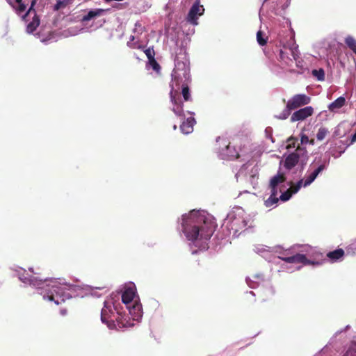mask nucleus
I'll list each match as a JSON object with an SVG mask.
<instances>
[{
  "label": "nucleus",
  "mask_w": 356,
  "mask_h": 356,
  "mask_svg": "<svg viewBox=\"0 0 356 356\" xmlns=\"http://www.w3.org/2000/svg\"><path fill=\"white\" fill-rule=\"evenodd\" d=\"M314 113V108L312 106H306L295 111L291 117V122L302 121L312 116Z\"/></svg>",
  "instance_id": "nucleus-9"
},
{
  "label": "nucleus",
  "mask_w": 356,
  "mask_h": 356,
  "mask_svg": "<svg viewBox=\"0 0 356 356\" xmlns=\"http://www.w3.org/2000/svg\"><path fill=\"white\" fill-rule=\"evenodd\" d=\"M271 194L270 195L275 197L277 195V186H270Z\"/></svg>",
  "instance_id": "nucleus-36"
},
{
  "label": "nucleus",
  "mask_w": 356,
  "mask_h": 356,
  "mask_svg": "<svg viewBox=\"0 0 356 356\" xmlns=\"http://www.w3.org/2000/svg\"><path fill=\"white\" fill-rule=\"evenodd\" d=\"M312 74L316 78L318 81H322L325 79V72L323 69L320 68L318 70H313Z\"/></svg>",
  "instance_id": "nucleus-21"
},
{
  "label": "nucleus",
  "mask_w": 356,
  "mask_h": 356,
  "mask_svg": "<svg viewBox=\"0 0 356 356\" xmlns=\"http://www.w3.org/2000/svg\"><path fill=\"white\" fill-rule=\"evenodd\" d=\"M127 45L132 49H141L143 47L138 43L127 42Z\"/></svg>",
  "instance_id": "nucleus-35"
},
{
  "label": "nucleus",
  "mask_w": 356,
  "mask_h": 356,
  "mask_svg": "<svg viewBox=\"0 0 356 356\" xmlns=\"http://www.w3.org/2000/svg\"><path fill=\"white\" fill-rule=\"evenodd\" d=\"M292 195H293V193H291V191L288 189L286 191L282 193V195L280 197V199L283 202H286L291 198Z\"/></svg>",
  "instance_id": "nucleus-33"
},
{
  "label": "nucleus",
  "mask_w": 356,
  "mask_h": 356,
  "mask_svg": "<svg viewBox=\"0 0 356 356\" xmlns=\"http://www.w3.org/2000/svg\"><path fill=\"white\" fill-rule=\"evenodd\" d=\"M279 198L277 196L270 195L268 200L265 201V205L266 207H272L273 205L278 202Z\"/></svg>",
  "instance_id": "nucleus-31"
},
{
  "label": "nucleus",
  "mask_w": 356,
  "mask_h": 356,
  "mask_svg": "<svg viewBox=\"0 0 356 356\" xmlns=\"http://www.w3.org/2000/svg\"><path fill=\"white\" fill-rule=\"evenodd\" d=\"M179 85L178 78L176 75V73L173 75V78L171 83V91H170V98L171 101L174 104L172 108V111L175 113V115L178 116H182L184 115V109H183V103L179 97H176L175 95L177 93V90H175V86L178 87Z\"/></svg>",
  "instance_id": "nucleus-5"
},
{
  "label": "nucleus",
  "mask_w": 356,
  "mask_h": 356,
  "mask_svg": "<svg viewBox=\"0 0 356 356\" xmlns=\"http://www.w3.org/2000/svg\"><path fill=\"white\" fill-rule=\"evenodd\" d=\"M70 0H58L54 7V10L56 11L59 10L61 8H65L68 3Z\"/></svg>",
  "instance_id": "nucleus-26"
},
{
  "label": "nucleus",
  "mask_w": 356,
  "mask_h": 356,
  "mask_svg": "<svg viewBox=\"0 0 356 356\" xmlns=\"http://www.w3.org/2000/svg\"><path fill=\"white\" fill-rule=\"evenodd\" d=\"M9 3L15 10L16 13L18 15L22 14L26 10V6L23 2H21L18 5H15V3H12L11 2H9Z\"/></svg>",
  "instance_id": "nucleus-23"
},
{
  "label": "nucleus",
  "mask_w": 356,
  "mask_h": 356,
  "mask_svg": "<svg viewBox=\"0 0 356 356\" xmlns=\"http://www.w3.org/2000/svg\"><path fill=\"white\" fill-rule=\"evenodd\" d=\"M104 12V10L100 8L90 10L86 15L83 17L82 20L83 22L89 21L95 17L100 16Z\"/></svg>",
  "instance_id": "nucleus-19"
},
{
  "label": "nucleus",
  "mask_w": 356,
  "mask_h": 356,
  "mask_svg": "<svg viewBox=\"0 0 356 356\" xmlns=\"http://www.w3.org/2000/svg\"><path fill=\"white\" fill-rule=\"evenodd\" d=\"M263 1V3H265L266 1H267L268 0H262Z\"/></svg>",
  "instance_id": "nucleus-46"
},
{
  "label": "nucleus",
  "mask_w": 356,
  "mask_h": 356,
  "mask_svg": "<svg viewBox=\"0 0 356 356\" xmlns=\"http://www.w3.org/2000/svg\"><path fill=\"white\" fill-rule=\"evenodd\" d=\"M135 26L137 27H141V25L139 23H136Z\"/></svg>",
  "instance_id": "nucleus-41"
},
{
  "label": "nucleus",
  "mask_w": 356,
  "mask_h": 356,
  "mask_svg": "<svg viewBox=\"0 0 356 356\" xmlns=\"http://www.w3.org/2000/svg\"><path fill=\"white\" fill-rule=\"evenodd\" d=\"M134 36H131V38H130V41H131H131H134Z\"/></svg>",
  "instance_id": "nucleus-43"
},
{
  "label": "nucleus",
  "mask_w": 356,
  "mask_h": 356,
  "mask_svg": "<svg viewBox=\"0 0 356 356\" xmlns=\"http://www.w3.org/2000/svg\"><path fill=\"white\" fill-rule=\"evenodd\" d=\"M309 142V138L305 134H302L301 136V143H307Z\"/></svg>",
  "instance_id": "nucleus-37"
},
{
  "label": "nucleus",
  "mask_w": 356,
  "mask_h": 356,
  "mask_svg": "<svg viewBox=\"0 0 356 356\" xmlns=\"http://www.w3.org/2000/svg\"><path fill=\"white\" fill-rule=\"evenodd\" d=\"M136 292L133 288H127L122 294V302L128 305L133 301Z\"/></svg>",
  "instance_id": "nucleus-14"
},
{
  "label": "nucleus",
  "mask_w": 356,
  "mask_h": 356,
  "mask_svg": "<svg viewBox=\"0 0 356 356\" xmlns=\"http://www.w3.org/2000/svg\"><path fill=\"white\" fill-rule=\"evenodd\" d=\"M12 3H15V5H18L21 2H22V0H14V1H10Z\"/></svg>",
  "instance_id": "nucleus-40"
},
{
  "label": "nucleus",
  "mask_w": 356,
  "mask_h": 356,
  "mask_svg": "<svg viewBox=\"0 0 356 356\" xmlns=\"http://www.w3.org/2000/svg\"><path fill=\"white\" fill-rule=\"evenodd\" d=\"M112 305L113 302L111 300H106L101 312L102 321L106 323L110 329H113L115 327L114 320L111 318L113 314Z\"/></svg>",
  "instance_id": "nucleus-7"
},
{
  "label": "nucleus",
  "mask_w": 356,
  "mask_h": 356,
  "mask_svg": "<svg viewBox=\"0 0 356 356\" xmlns=\"http://www.w3.org/2000/svg\"><path fill=\"white\" fill-rule=\"evenodd\" d=\"M280 57L282 60H284L285 58V54L282 50H280Z\"/></svg>",
  "instance_id": "nucleus-39"
},
{
  "label": "nucleus",
  "mask_w": 356,
  "mask_h": 356,
  "mask_svg": "<svg viewBox=\"0 0 356 356\" xmlns=\"http://www.w3.org/2000/svg\"><path fill=\"white\" fill-rule=\"evenodd\" d=\"M279 258L289 264H302L303 265H321L322 262L318 261H312L308 259L305 254H296L292 256H285V254L283 256L279 257Z\"/></svg>",
  "instance_id": "nucleus-6"
},
{
  "label": "nucleus",
  "mask_w": 356,
  "mask_h": 356,
  "mask_svg": "<svg viewBox=\"0 0 356 356\" xmlns=\"http://www.w3.org/2000/svg\"><path fill=\"white\" fill-rule=\"evenodd\" d=\"M60 314L62 316H66L67 314V308L66 307L61 308L60 309Z\"/></svg>",
  "instance_id": "nucleus-38"
},
{
  "label": "nucleus",
  "mask_w": 356,
  "mask_h": 356,
  "mask_svg": "<svg viewBox=\"0 0 356 356\" xmlns=\"http://www.w3.org/2000/svg\"><path fill=\"white\" fill-rule=\"evenodd\" d=\"M182 95L185 101H189L191 99V95L189 88L187 85L184 84L182 86Z\"/></svg>",
  "instance_id": "nucleus-30"
},
{
  "label": "nucleus",
  "mask_w": 356,
  "mask_h": 356,
  "mask_svg": "<svg viewBox=\"0 0 356 356\" xmlns=\"http://www.w3.org/2000/svg\"><path fill=\"white\" fill-rule=\"evenodd\" d=\"M311 102V97L305 94H298L293 95L286 104V108L283 112L278 116L279 119L285 120L286 119L291 113V111L295 110L299 107L303 106L309 104Z\"/></svg>",
  "instance_id": "nucleus-2"
},
{
  "label": "nucleus",
  "mask_w": 356,
  "mask_h": 356,
  "mask_svg": "<svg viewBox=\"0 0 356 356\" xmlns=\"http://www.w3.org/2000/svg\"><path fill=\"white\" fill-rule=\"evenodd\" d=\"M303 184H304L303 179H300L296 184H291V186H290V188L289 189L290 191H291V193L293 194H295V193H296L300 189L302 186H303Z\"/></svg>",
  "instance_id": "nucleus-27"
},
{
  "label": "nucleus",
  "mask_w": 356,
  "mask_h": 356,
  "mask_svg": "<svg viewBox=\"0 0 356 356\" xmlns=\"http://www.w3.org/2000/svg\"><path fill=\"white\" fill-rule=\"evenodd\" d=\"M329 131L327 128L321 127L316 134L317 140L319 141L323 140L326 137Z\"/></svg>",
  "instance_id": "nucleus-24"
},
{
  "label": "nucleus",
  "mask_w": 356,
  "mask_h": 356,
  "mask_svg": "<svg viewBox=\"0 0 356 356\" xmlns=\"http://www.w3.org/2000/svg\"><path fill=\"white\" fill-rule=\"evenodd\" d=\"M19 279L22 281L24 283H29L30 284H33L34 286H37L40 287L42 284H43L45 282L47 281V278L38 280L35 277H28L24 275V273L19 275Z\"/></svg>",
  "instance_id": "nucleus-13"
},
{
  "label": "nucleus",
  "mask_w": 356,
  "mask_h": 356,
  "mask_svg": "<svg viewBox=\"0 0 356 356\" xmlns=\"http://www.w3.org/2000/svg\"><path fill=\"white\" fill-rule=\"evenodd\" d=\"M325 169V165L324 163L319 165L313 172L305 177V180H303V186L306 187L310 185L315 180L319 173H321Z\"/></svg>",
  "instance_id": "nucleus-11"
},
{
  "label": "nucleus",
  "mask_w": 356,
  "mask_h": 356,
  "mask_svg": "<svg viewBox=\"0 0 356 356\" xmlns=\"http://www.w3.org/2000/svg\"><path fill=\"white\" fill-rule=\"evenodd\" d=\"M216 142L219 143L218 151L222 159L234 160L239 158L238 152L234 147L230 146V143L227 139L218 137Z\"/></svg>",
  "instance_id": "nucleus-4"
},
{
  "label": "nucleus",
  "mask_w": 356,
  "mask_h": 356,
  "mask_svg": "<svg viewBox=\"0 0 356 356\" xmlns=\"http://www.w3.org/2000/svg\"><path fill=\"white\" fill-rule=\"evenodd\" d=\"M257 40L261 46H264L267 43V38H264V35L261 31H259L257 33Z\"/></svg>",
  "instance_id": "nucleus-28"
},
{
  "label": "nucleus",
  "mask_w": 356,
  "mask_h": 356,
  "mask_svg": "<svg viewBox=\"0 0 356 356\" xmlns=\"http://www.w3.org/2000/svg\"><path fill=\"white\" fill-rule=\"evenodd\" d=\"M343 356H356V341H352Z\"/></svg>",
  "instance_id": "nucleus-25"
},
{
  "label": "nucleus",
  "mask_w": 356,
  "mask_h": 356,
  "mask_svg": "<svg viewBox=\"0 0 356 356\" xmlns=\"http://www.w3.org/2000/svg\"><path fill=\"white\" fill-rule=\"evenodd\" d=\"M181 226L182 231L188 240L207 241L215 231L216 223L204 215H197L196 212L191 211L188 215L182 216Z\"/></svg>",
  "instance_id": "nucleus-1"
},
{
  "label": "nucleus",
  "mask_w": 356,
  "mask_h": 356,
  "mask_svg": "<svg viewBox=\"0 0 356 356\" xmlns=\"http://www.w3.org/2000/svg\"><path fill=\"white\" fill-rule=\"evenodd\" d=\"M195 120L193 117L188 118L186 120L184 121L180 125V129L184 134H188L193 132V127L195 124Z\"/></svg>",
  "instance_id": "nucleus-12"
},
{
  "label": "nucleus",
  "mask_w": 356,
  "mask_h": 356,
  "mask_svg": "<svg viewBox=\"0 0 356 356\" xmlns=\"http://www.w3.org/2000/svg\"><path fill=\"white\" fill-rule=\"evenodd\" d=\"M204 11L203 6H200L199 1H196L191 8L187 16V21L192 24H197L198 16H201Z\"/></svg>",
  "instance_id": "nucleus-8"
},
{
  "label": "nucleus",
  "mask_w": 356,
  "mask_h": 356,
  "mask_svg": "<svg viewBox=\"0 0 356 356\" xmlns=\"http://www.w3.org/2000/svg\"><path fill=\"white\" fill-rule=\"evenodd\" d=\"M301 150L300 147H298L294 152L289 154L284 161V166L287 170H291L298 163L300 160V154L298 151Z\"/></svg>",
  "instance_id": "nucleus-10"
},
{
  "label": "nucleus",
  "mask_w": 356,
  "mask_h": 356,
  "mask_svg": "<svg viewBox=\"0 0 356 356\" xmlns=\"http://www.w3.org/2000/svg\"><path fill=\"white\" fill-rule=\"evenodd\" d=\"M144 52H145V55L147 56L148 60L153 58L155 56V51H154L153 47H149V48L146 49L144 51Z\"/></svg>",
  "instance_id": "nucleus-34"
},
{
  "label": "nucleus",
  "mask_w": 356,
  "mask_h": 356,
  "mask_svg": "<svg viewBox=\"0 0 356 356\" xmlns=\"http://www.w3.org/2000/svg\"><path fill=\"white\" fill-rule=\"evenodd\" d=\"M127 307L129 309V312L131 314H136L137 316H140L142 314V306L140 304L135 303L131 308L129 306Z\"/></svg>",
  "instance_id": "nucleus-22"
},
{
  "label": "nucleus",
  "mask_w": 356,
  "mask_h": 356,
  "mask_svg": "<svg viewBox=\"0 0 356 356\" xmlns=\"http://www.w3.org/2000/svg\"><path fill=\"white\" fill-rule=\"evenodd\" d=\"M317 254L323 257V254L321 253H318Z\"/></svg>",
  "instance_id": "nucleus-44"
},
{
  "label": "nucleus",
  "mask_w": 356,
  "mask_h": 356,
  "mask_svg": "<svg viewBox=\"0 0 356 356\" xmlns=\"http://www.w3.org/2000/svg\"><path fill=\"white\" fill-rule=\"evenodd\" d=\"M346 104V99L343 97H339L329 106L328 108L331 112H337Z\"/></svg>",
  "instance_id": "nucleus-15"
},
{
  "label": "nucleus",
  "mask_w": 356,
  "mask_h": 356,
  "mask_svg": "<svg viewBox=\"0 0 356 356\" xmlns=\"http://www.w3.org/2000/svg\"><path fill=\"white\" fill-rule=\"evenodd\" d=\"M33 15H33L32 21L31 22H29L26 26V31L29 33H33L37 29V28L39 26L40 23V20L38 15L36 13H35Z\"/></svg>",
  "instance_id": "nucleus-16"
},
{
  "label": "nucleus",
  "mask_w": 356,
  "mask_h": 356,
  "mask_svg": "<svg viewBox=\"0 0 356 356\" xmlns=\"http://www.w3.org/2000/svg\"><path fill=\"white\" fill-rule=\"evenodd\" d=\"M135 26L137 27H141V25L139 23H136Z\"/></svg>",
  "instance_id": "nucleus-42"
},
{
  "label": "nucleus",
  "mask_w": 356,
  "mask_h": 356,
  "mask_svg": "<svg viewBox=\"0 0 356 356\" xmlns=\"http://www.w3.org/2000/svg\"><path fill=\"white\" fill-rule=\"evenodd\" d=\"M347 46L356 54V40L352 36H348L345 39Z\"/></svg>",
  "instance_id": "nucleus-20"
},
{
  "label": "nucleus",
  "mask_w": 356,
  "mask_h": 356,
  "mask_svg": "<svg viewBox=\"0 0 356 356\" xmlns=\"http://www.w3.org/2000/svg\"><path fill=\"white\" fill-rule=\"evenodd\" d=\"M148 63L156 72H159V70L161 69V67L159 64L157 63V61L155 60V58L148 60Z\"/></svg>",
  "instance_id": "nucleus-32"
},
{
  "label": "nucleus",
  "mask_w": 356,
  "mask_h": 356,
  "mask_svg": "<svg viewBox=\"0 0 356 356\" xmlns=\"http://www.w3.org/2000/svg\"><path fill=\"white\" fill-rule=\"evenodd\" d=\"M174 129H177V126L176 125H174Z\"/></svg>",
  "instance_id": "nucleus-45"
},
{
  "label": "nucleus",
  "mask_w": 356,
  "mask_h": 356,
  "mask_svg": "<svg viewBox=\"0 0 356 356\" xmlns=\"http://www.w3.org/2000/svg\"><path fill=\"white\" fill-rule=\"evenodd\" d=\"M286 181V177L284 173H278L270 179L269 186H277L278 184Z\"/></svg>",
  "instance_id": "nucleus-17"
},
{
  "label": "nucleus",
  "mask_w": 356,
  "mask_h": 356,
  "mask_svg": "<svg viewBox=\"0 0 356 356\" xmlns=\"http://www.w3.org/2000/svg\"><path fill=\"white\" fill-rule=\"evenodd\" d=\"M54 283L48 290L47 296H44V298H47L49 301H54L56 305L65 303L67 300H70L72 297L65 291V288L56 282Z\"/></svg>",
  "instance_id": "nucleus-3"
},
{
  "label": "nucleus",
  "mask_w": 356,
  "mask_h": 356,
  "mask_svg": "<svg viewBox=\"0 0 356 356\" xmlns=\"http://www.w3.org/2000/svg\"><path fill=\"white\" fill-rule=\"evenodd\" d=\"M343 255L344 251L341 248L337 249L327 254V257L333 261H335L341 259V257H343Z\"/></svg>",
  "instance_id": "nucleus-18"
},
{
  "label": "nucleus",
  "mask_w": 356,
  "mask_h": 356,
  "mask_svg": "<svg viewBox=\"0 0 356 356\" xmlns=\"http://www.w3.org/2000/svg\"><path fill=\"white\" fill-rule=\"evenodd\" d=\"M36 3H37V1L31 0V6L28 9L27 12L23 15V19L25 20L29 15L36 13V11L34 8V6L36 4Z\"/></svg>",
  "instance_id": "nucleus-29"
}]
</instances>
